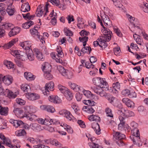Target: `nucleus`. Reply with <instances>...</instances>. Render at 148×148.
<instances>
[{
    "label": "nucleus",
    "mask_w": 148,
    "mask_h": 148,
    "mask_svg": "<svg viewBox=\"0 0 148 148\" xmlns=\"http://www.w3.org/2000/svg\"><path fill=\"white\" fill-rule=\"evenodd\" d=\"M27 112V114H25V117L28 120L30 121H34L36 116L35 115L32 114L30 112L34 113L36 112L37 108L33 106H27L25 108Z\"/></svg>",
    "instance_id": "f257e3e1"
},
{
    "label": "nucleus",
    "mask_w": 148,
    "mask_h": 148,
    "mask_svg": "<svg viewBox=\"0 0 148 148\" xmlns=\"http://www.w3.org/2000/svg\"><path fill=\"white\" fill-rule=\"evenodd\" d=\"M0 94L6 95L10 99L14 98L19 94V92L17 90H15L14 92L7 89L4 91L2 86L0 85Z\"/></svg>",
    "instance_id": "f03ea898"
},
{
    "label": "nucleus",
    "mask_w": 148,
    "mask_h": 148,
    "mask_svg": "<svg viewBox=\"0 0 148 148\" xmlns=\"http://www.w3.org/2000/svg\"><path fill=\"white\" fill-rule=\"evenodd\" d=\"M57 69L62 75L69 79H71L73 77V73L60 65L57 66Z\"/></svg>",
    "instance_id": "7ed1b4c3"
},
{
    "label": "nucleus",
    "mask_w": 148,
    "mask_h": 148,
    "mask_svg": "<svg viewBox=\"0 0 148 148\" xmlns=\"http://www.w3.org/2000/svg\"><path fill=\"white\" fill-rule=\"evenodd\" d=\"M93 84L97 86H102L107 88L108 86V84L106 81L105 78L100 77L94 78L92 80Z\"/></svg>",
    "instance_id": "20e7f679"
},
{
    "label": "nucleus",
    "mask_w": 148,
    "mask_h": 148,
    "mask_svg": "<svg viewBox=\"0 0 148 148\" xmlns=\"http://www.w3.org/2000/svg\"><path fill=\"white\" fill-rule=\"evenodd\" d=\"M103 27L104 29L102 31L103 36L100 37L103 38H104L103 40L106 42H108L110 40L112 33L109 28H106L104 26Z\"/></svg>",
    "instance_id": "39448f33"
},
{
    "label": "nucleus",
    "mask_w": 148,
    "mask_h": 148,
    "mask_svg": "<svg viewBox=\"0 0 148 148\" xmlns=\"http://www.w3.org/2000/svg\"><path fill=\"white\" fill-rule=\"evenodd\" d=\"M36 28L35 27H34L33 28L30 30V32L31 35L35 38L39 39L42 43H45V41L43 40V38L42 36L40 35L39 33Z\"/></svg>",
    "instance_id": "423d86ee"
},
{
    "label": "nucleus",
    "mask_w": 148,
    "mask_h": 148,
    "mask_svg": "<svg viewBox=\"0 0 148 148\" xmlns=\"http://www.w3.org/2000/svg\"><path fill=\"white\" fill-rule=\"evenodd\" d=\"M49 6V4L48 3V2L46 3L44 10V12H45L44 14V17L45 16L47 13L49 12L48 7ZM44 11L43 10L41 9L40 8H37L36 14L37 16L40 17L44 14Z\"/></svg>",
    "instance_id": "0eeeda50"
},
{
    "label": "nucleus",
    "mask_w": 148,
    "mask_h": 148,
    "mask_svg": "<svg viewBox=\"0 0 148 148\" xmlns=\"http://www.w3.org/2000/svg\"><path fill=\"white\" fill-rule=\"evenodd\" d=\"M108 15L110 16L107 12L104 11V14L101 17L105 25L107 27H110L112 26V24L111 21L110 20Z\"/></svg>",
    "instance_id": "6e6552de"
},
{
    "label": "nucleus",
    "mask_w": 148,
    "mask_h": 148,
    "mask_svg": "<svg viewBox=\"0 0 148 148\" xmlns=\"http://www.w3.org/2000/svg\"><path fill=\"white\" fill-rule=\"evenodd\" d=\"M121 109L118 110V112L120 114L126 117L134 116L135 115L134 113L132 111L123 108H121Z\"/></svg>",
    "instance_id": "1a4fd4ad"
},
{
    "label": "nucleus",
    "mask_w": 148,
    "mask_h": 148,
    "mask_svg": "<svg viewBox=\"0 0 148 148\" xmlns=\"http://www.w3.org/2000/svg\"><path fill=\"white\" fill-rule=\"evenodd\" d=\"M134 26V27L136 29V28L139 29L141 31V33L140 34L142 36H143V38L146 39L147 40L148 39V36L147 34L145 33L144 30H142L140 29V27L138 26L139 25V23L138 19H136L135 21V22L132 23Z\"/></svg>",
    "instance_id": "9d476101"
},
{
    "label": "nucleus",
    "mask_w": 148,
    "mask_h": 148,
    "mask_svg": "<svg viewBox=\"0 0 148 148\" xmlns=\"http://www.w3.org/2000/svg\"><path fill=\"white\" fill-rule=\"evenodd\" d=\"M68 85L70 88L75 92H82L83 88L76 84L69 82L68 83Z\"/></svg>",
    "instance_id": "9b49d317"
},
{
    "label": "nucleus",
    "mask_w": 148,
    "mask_h": 148,
    "mask_svg": "<svg viewBox=\"0 0 148 148\" xmlns=\"http://www.w3.org/2000/svg\"><path fill=\"white\" fill-rule=\"evenodd\" d=\"M103 87H105L94 86L92 88V89L95 93L99 95L101 97H103L105 96V92L103 89Z\"/></svg>",
    "instance_id": "f8f14e48"
},
{
    "label": "nucleus",
    "mask_w": 148,
    "mask_h": 148,
    "mask_svg": "<svg viewBox=\"0 0 148 148\" xmlns=\"http://www.w3.org/2000/svg\"><path fill=\"white\" fill-rule=\"evenodd\" d=\"M40 108L41 110L51 113H53L56 111L54 108L52 106L49 105H42L40 106Z\"/></svg>",
    "instance_id": "ddd939ff"
},
{
    "label": "nucleus",
    "mask_w": 148,
    "mask_h": 148,
    "mask_svg": "<svg viewBox=\"0 0 148 148\" xmlns=\"http://www.w3.org/2000/svg\"><path fill=\"white\" fill-rule=\"evenodd\" d=\"M104 38H101L100 37V38H98L97 41L94 42L93 45L95 47H96L99 45L101 47H102L103 46H107L108 44L105 41L103 40Z\"/></svg>",
    "instance_id": "4468645a"
},
{
    "label": "nucleus",
    "mask_w": 148,
    "mask_h": 148,
    "mask_svg": "<svg viewBox=\"0 0 148 148\" xmlns=\"http://www.w3.org/2000/svg\"><path fill=\"white\" fill-rule=\"evenodd\" d=\"M20 45L25 51L32 49L31 47L32 44L30 41H25L20 42Z\"/></svg>",
    "instance_id": "2eb2a0df"
},
{
    "label": "nucleus",
    "mask_w": 148,
    "mask_h": 148,
    "mask_svg": "<svg viewBox=\"0 0 148 148\" xmlns=\"http://www.w3.org/2000/svg\"><path fill=\"white\" fill-rule=\"evenodd\" d=\"M54 84L53 82H50L46 84L45 86V91L43 92L45 95H47V92H49L50 91L53 90Z\"/></svg>",
    "instance_id": "dca6fc26"
},
{
    "label": "nucleus",
    "mask_w": 148,
    "mask_h": 148,
    "mask_svg": "<svg viewBox=\"0 0 148 148\" xmlns=\"http://www.w3.org/2000/svg\"><path fill=\"white\" fill-rule=\"evenodd\" d=\"M26 97L29 100L34 101L40 98V96L35 93H28L26 95Z\"/></svg>",
    "instance_id": "f3484780"
},
{
    "label": "nucleus",
    "mask_w": 148,
    "mask_h": 148,
    "mask_svg": "<svg viewBox=\"0 0 148 148\" xmlns=\"http://www.w3.org/2000/svg\"><path fill=\"white\" fill-rule=\"evenodd\" d=\"M130 138L134 144H136L139 147L142 145V143L140 141V136H131Z\"/></svg>",
    "instance_id": "a211bd4d"
},
{
    "label": "nucleus",
    "mask_w": 148,
    "mask_h": 148,
    "mask_svg": "<svg viewBox=\"0 0 148 148\" xmlns=\"http://www.w3.org/2000/svg\"><path fill=\"white\" fill-rule=\"evenodd\" d=\"M9 121L15 127H17L18 126L20 127H22V126L23 125V123L21 121L10 119Z\"/></svg>",
    "instance_id": "6ab92c4d"
},
{
    "label": "nucleus",
    "mask_w": 148,
    "mask_h": 148,
    "mask_svg": "<svg viewBox=\"0 0 148 148\" xmlns=\"http://www.w3.org/2000/svg\"><path fill=\"white\" fill-rule=\"evenodd\" d=\"M110 102L114 106L119 108L120 109L122 108V105L119 103L117 99L114 97H112L110 99Z\"/></svg>",
    "instance_id": "aec40b11"
},
{
    "label": "nucleus",
    "mask_w": 148,
    "mask_h": 148,
    "mask_svg": "<svg viewBox=\"0 0 148 148\" xmlns=\"http://www.w3.org/2000/svg\"><path fill=\"white\" fill-rule=\"evenodd\" d=\"M12 77L10 75H6L3 76V82L6 85H9L13 81Z\"/></svg>",
    "instance_id": "412c9836"
},
{
    "label": "nucleus",
    "mask_w": 148,
    "mask_h": 148,
    "mask_svg": "<svg viewBox=\"0 0 148 148\" xmlns=\"http://www.w3.org/2000/svg\"><path fill=\"white\" fill-rule=\"evenodd\" d=\"M34 53L36 55V57L39 60L43 61L44 60V57L42 55V53L39 51L37 48L33 49Z\"/></svg>",
    "instance_id": "4be33fe9"
},
{
    "label": "nucleus",
    "mask_w": 148,
    "mask_h": 148,
    "mask_svg": "<svg viewBox=\"0 0 148 148\" xmlns=\"http://www.w3.org/2000/svg\"><path fill=\"white\" fill-rule=\"evenodd\" d=\"M122 101L128 107L134 108V103L128 98H123L122 100Z\"/></svg>",
    "instance_id": "5701e85b"
},
{
    "label": "nucleus",
    "mask_w": 148,
    "mask_h": 148,
    "mask_svg": "<svg viewBox=\"0 0 148 148\" xmlns=\"http://www.w3.org/2000/svg\"><path fill=\"white\" fill-rule=\"evenodd\" d=\"M113 139L114 140H122L125 138V136L119 132H114L113 133Z\"/></svg>",
    "instance_id": "b1692460"
},
{
    "label": "nucleus",
    "mask_w": 148,
    "mask_h": 148,
    "mask_svg": "<svg viewBox=\"0 0 148 148\" xmlns=\"http://www.w3.org/2000/svg\"><path fill=\"white\" fill-rule=\"evenodd\" d=\"M49 101L56 103H59L61 102V100L58 96L55 95H51L48 98Z\"/></svg>",
    "instance_id": "393cba45"
},
{
    "label": "nucleus",
    "mask_w": 148,
    "mask_h": 148,
    "mask_svg": "<svg viewBox=\"0 0 148 148\" xmlns=\"http://www.w3.org/2000/svg\"><path fill=\"white\" fill-rule=\"evenodd\" d=\"M6 11L8 14L10 16L13 15L15 11V9L14 6L12 4H10L8 5L5 11Z\"/></svg>",
    "instance_id": "a878e982"
},
{
    "label": "nucleus",
    "mask_w": 148,
    "mask_h": 148,
    "mask_svg": "<svg viewBox=\"0 0 148 148\" xmlns=\"http://www.w3.org/2000/svg\"><path fill=\"white\" fill-rule=\"evenodd\" d=\"M17 41V39H13L8 43L5 44L3 46H0V47H3L4 49H9L14 45Z\"/></svg>",
    "instance_id": "bb28decb"
},
{
    "label": "nucleus",
    "mask_w": 148,
    "mask_h": 148,
    "mask_svg": "<svg viewBox=\"0 0 148 148\" xmlns=\"http://www.w3.org/2000/svg\"><path fill=\"white\" fill-rule=\"evenodd\" d=\"M42 70L44 73L51 71V66L48 62H45L42 65Z\"/></svg>",
    "instance_id": "cd10ccee"
},
{
    "label": "nucleus",
    "mask_w": 148,
    "mask_h": 148,
    "mask_svg": "<svg viewBox=\"0 0 148 148\" xmlns=\"http://www.w3.org/2000/svg\"><path fill=\"white\" fill-rule=\"evenodd\" d=\"M11 29V30L9 33V36L10 37L18 34L21 30L20 28L18 27H13Z\"/></svg>",
    "instance_id": "c85d7f7f"
},
{
    "label": "nucleus",
    "mask_w": 148,
    "mask_h": 148,
    "mask_svg": "<svg viewBox=\"0 0 148 148\" xmlns=\"http://www.w3.org/2000/svg\"><path fill=\"white\" fill-rule=\"evenodd\" d=\"M65 116L69 120L74 121L75 120V118L72 115L71 112L67 110H64L63 111Z\"/></svg>",
    "instance_id": "c756f323"
},
{
    "label": "nucleus",
    "mask_w": 148,
    "mask_h": 148,
    "mask_svg": "<svg viewBox=\"0 0 148 148\" xmlns=\"http://www.w3.org/2000/svg\"><path fill=\"white\" fill-rule=\"evenodd\" d=\"M24 76L26 79L29 81L33 80L36 78L35 76L29 72H25L24 74Z\"/></svg>",
    "instance_id": "7c9ffc66"
},
{
    "label": "nucleus",
    "mask_w": 148,
    "mask_h": 148,
    "mask_svg": "<svg viewBox=\"0 0 148 148\" xmlns=\"http://www.w3.org/2000/svg\"><path fill=\"white\" fill-rule=\"evenodd\" d=\"M120 84L119 82H116L113 83L112 84V87L114 90L113 93L114 94L117 95L119 93L118 90H119L120 88Z\"/></svg>",
    "instance_id": "2f4dec72"
},
{
    "label": "nucleus",
    "mask_w": 148,
    "mask_h": 148,
    "mask_svg": "<svg viewBox=\"0 0 148 148\" xmlns=\"http://www.w3.org/2000/svg\"><path fill=\"white\" fill-rule=\"evenodd\" d=\"M13 112L18 117H19L20 118H23L25 117V114L24 116H21V114L23 113V110L20 108H15L13 110Z\"/></svg>",
    "instance_id": "473e14b6"
},
{
    "label": "nucleus",
    "mask_w": 148,
    "mask_h": 148,
    "mask_svg": "<svg viewBox=\"0 0 148 148\" xmlns=\"http://www.w3.org/2000/svg\"><path fill=\"white\" fill-rule=\"evenodd\" d=\"M25 52L28 59L30 61H32L34 60V55L32 49L25 51Z\"/></svg>",
    "instance_id": "72a5a7b5"
},
{
    "label": "nucleus",
    "mask_w": 148,
    "mask_h": 148,
    "mask_svg": "<svg viewBox=\"0 0 148 148\" xmlns=\"http://www.w3.org/2000/svg\"><path fill=\"white\" fill-rule=\"evenodd\" d=\"M31 127L36 131H40L43 130V127L37 123H34L30 125Z\"/></svg>",
    "instance_id": "f704fd0d"
},
{
    "label": "nucleus",
    "mask_w": 148,
    "mask_h": 148,
    "mask_svg": "<svg viewBox=\"0 0 148 148\" xmlns=\"http://www.w3.org/2000/svg\"><path fill=\"white\" fill-rule=\"evenodd\" d=\"M30 10V6L28 3L23 4L21 8V11L23 12H28Z\"/></svg>",
    "instance_id": "c9c22d12"
},
{
    "label": "nucleus",
    "mask_w": 148,
    "mask_h": 148,
    "mask_svg": "<svg viewBox=\"0 0 148 148\" xmlns=\"http://www.w3.org/2000/svg\"><path fill=\"white\" fill-rule=\"evenodd\" d=\"M92 127L97 134H100L101 130L99 125L97 123H93L92 124Z\"/></svg>",
    "instance_id": "e433bc0d"
},
{
    "label": "nucleus",
    "mask_w": 148,
    "mask_h": 148,
    "mask_svg": "<svg viewBox=\"0 0 148 148\" xmlns=\"http://www.w3.org/2000/svg\"><path fill=\"white\" fill-rule=\"evenodd\" d=\"M49 120V118H45V119L40 118L38 119L37 121L39 123L46 125H49V123H48V122Z\"/></svg>",
    "instance_id": "4c0bfd02"
},
{
    "label": "nucleus",
    "mask_w": 148,
    "mask_h": 148,
    "mask_svg": "<svg viewBox=\"0 0 148 148\" xmlns=\"http://www.w3.org/2000/svg\"><path fill=\"white\" fill-rule=\"evenodd\" d=\"M91 106H84L83 108V110L88 113H92L95 112V110Z\"/></svg>",
    "instance_id": "58836bf2"
},
{
    "label": "nucleus",
    "mask_w": 148,
    "mask_h": 148,
    "mask_svg": "<svg viewBox=\"0 0 148 148\" xmlns=\"http://www.w3.org/2000/svg\"><path fill=\"white\" fill-rule=\"evenodd\" d=\"M60 125L63 127L69 133L72 134L73 133V130L69 125L64 123H61Z\"/></svg>",
    "instance_id": "ea45409f"
},
{
    "label": "nucleus",
    "mask_w": 148,
    "mask_h": 148,
    "mask_svg": "<svg viewBox=\"0 0 148 148\" xmlns=\"http://www.w3.org/2000/svg\"><path fill=\"white\" fill-rule=\"evenodd\" d=\"M51 56L53 59L56 60L57 62L60 63H62V61L61 59L58 57L57 54H56L54 52H53L51 53Z\"/></svg>",
    "instance_id": "a19ab883"
},
{
    "label": "nucleus",
    "mask_w": 148,
    "mask_h": 148,
    "mask_svg": "<svg viewBox=\"0 0 148 148\" xmlns=\"http://www.w3.org/2000/svg\"><path fill=\"white\" fill-rule=\"evenodd\" d=\"M105 112L107 116L111 118H113V114L111 109L109 107H107L105 109Z\"/></svg>",
    "instance_id": "79ce46f5"
},
{
    "label": "nucleus",
    "mask_w": 148,
    "mask_h": 148,
    "mask_svg": "<svg viewBox=\"0 0 148 148\" xmlns=\"http://www.w3.org/2000/svg\"><path fill=\"white\" fill-rule=\"evenodd\" d=\"M1 26V28L7 29H11L14 27L13 25L10 23H4Z\"/></svg>",
    "instance_id": "37998d69"
},
{
    "label": "nucleus",
    "mask_w": 148,
    "mask_h": 148,
    "mask_svg": "<svg viewBox=\"0 0 148 148\" xmlns=\"http://www.w3.org/2000/svg\"><path fill=\"white\" fill-rule=\"evenodd\" d=\"M88 118L89 120L91 121H99L100 120V118L99 116L94 115L88 116Z\"/></svg>",
    "instance_id": "c03bdc74"
},
{
    "label": "nucleus",
    "mask_w": 148,
    "mask_h": 148,
    "mask_svg": "<svg viewBox=\"0 0 148 148\" xmlns=\"http://www.w3.org/2000/svg\"><path fill=\"white\" fill-rule=\"evenodd\" d=\"M6 5L3 3H0V13L2 15H5L6 14L5 11Z\"/></svg>",
    "instance_id": "a18cd8bd"
},
{
    "label": "nucleus",
    "mask_w": 148,
    "mask_h": 148,
    "mask_svg": "<svg viewBox=\"0 0 148 148\" xmlns=\"http://www.w3.org/2000/svg\"><path fill=\"white\" fill-rule=\"evenodd\" d=\"M82 91L83 94L88 98L91 99L93 97V94L89 90H86L83 89Z\"/></svg>",
    "instance_id": "49530a36"
},
{
    "label": "nucleus",
    "mask_w": 148,
    "mask_h": 148,
    "mask_svg": "<svg viewBox=\"0 0 148 148\" xmlns=\"http://www.w3.org/2000/svg\"><path fill=\"white\" fill-rule=\"evenodd\" d=\"M34 25V22L31 21H27L23 24L22 27L25 29L29 28L31 26Z\"/></svg>",
    "instance_id": "de8ad7c7"
},
{
    "label": "nucleus",
    "mask_w": 148,
    "mask_h": 148,
    "mask_svg": "<svg viewBox=\"0 0 148 148\" xmlns=\"http://www.w3.org/2000/svg\"><path fill=\"white\" fill-rule=\"evenodd\" d=\"M77 20L78 21L77 26L79 29L83 28V25L84 24L83 19L81 18L78 17L77 18Z\"/></svg>",
    "instance_id": "09e8293b"
},
{
    "label": "nucleus",
    "mask_w": 148,
    "mask_h": 148,
    "mask_svg": "<svg viewBox=\"0 0 148 148\" xmlns=\"http://www.w3.org/2000/svg\"><path fill=\"white\" fill-rule=\"evenodd\" d=\"M8 108L7 107H2L0 106V114L2 115H6L7 114Z\"/></svg>",
    "instance_id": "8fccbe9b"
},
{
    "label": "nucleus",
    "mask_w": 148,
    "mask_h": 148,
    "mask_svg": "<svg viewBox=\"0 0 148 148\" xmlns=\"http://www.w3.org/2000/svg\"><path fill=\"white\" fill-rule=\"evenodd\" d=\"M0 138L2 140L3 143L5 144L6 145L7 143L10 142V140L8 138H6L3 134H0Z\"/></svg>",
    "instance_id": "3c124183"
},
{
    "label": "nucleus",
    "mask_w": 148,
    "mask_h": 148,
    "mask_svg": "<svg viewBox=\"0 0 148 148\" xmlns=\"http://www.w3.org/2000/svg\"><path fill=\"white\" fill-rule=\"evenodd\" d=\"M64 95L66 97L67 99L70 101L72 99L73 95L71 92L69 91V90H68L64 94Z\"/></svg>",
    "instance_id": "603ef678"
},
{
    "label": "nucleus",
    "mask_w": 148,
    "mask_h": 148,
    "mask_svg": "<svg viewBox=\"0 0 148 148\" xmlns=\"http://www.w3.org/2000/svg\"><path fill=\"white\" fill-rule=\"evenodd\" d=\"M83 102L85 105L90 106H94L95 105V102L93 101H91L90 100H84L83 101Z\"/></svg>",
    "instance_id": "864d4df0"
},
{
    "label": "nucleus",
    "mask_w": 148,
    "mask_h": 148,
    "mask_svg": "<svg viewBox=\"0 0 148 148\" xmlns=\"http://www.w3.org/2000/svg\"><path fill=\"white\" fill-rule=\"evenodd\" d=\"M15 134L16 136H24L26 134V132L24 129H22L16 131Z\"/></svg>",
    "instance_id": "5fc2aeb1"
},
{
    "label": "nucleus",
    "mask_w": 148,
    "mask_h": 148,
    "mask_svg": "<svg viewBox=\"0 0 148 148\" xmlns=\"http://www.w3.org/2000/svg\"><path fill=\"white\" fill-rule=\"evenodd\" d=\"M88 37L86 36H81V37H80L79 38V40L80 41L83 43V46H85L86 45V42L88 41Z\"/></svg>",
    "instance_id": "6e6d98bb"
},
{
    "label": "nucleus",
    "mask_w": 148,
    "mask_h": 148,
    "mask_svg": "<svg viewBox=\"0 0 148 148\" xmlns=\"http://www.w3.org/2000/svg\"><path fill=\"white\" fill-rule=\"evenodd\" d=\"M4 64L8 69H11L14 67L13 64L10 61H5L4 62Z\"/></svg>",
    "instance_id": "4d7b16f0"
},
{
    "label": "nucleus",
    "mask_w": 148,
    "mask_h": 148,
    "mask_svg": "<svg viewBox=\"0 0 148 148\" xmlns=\"http://www.w3.org/2000/svg\"><path fill=\"white\" fill-rule=\"evenodd\" d=\"M84 47L83 48L81 49V52L83 53H88L90 54L91 50V48L88 47Z\"/></svg>",
    "instance_id": "13d9d810"
},
{
    "label": "nucleus",
    "mask_w": 148,
    "mask_h": 148,
    "mask_svg": "<svg viewBox=\"0 0 148 148\" xmlns=\"http://www.w3.org/2000/svg\"><path fill=\"white\" fill-rule=\"evenodd\" d=\"M138 112L140 114H145V113L147 112L146 110L144 108V107L143 106H140L138 108Z\"/></svg>",
    "instance_id": "bf43d9fd"
},
{
    "label": "nucleus",
    "mask_w": 148,
    "mask_h": 148,
    "mask_svg": "<svg viewBox=\"0 0 148 148\" xmlns=\"http://www.w3.org/2000/svg\"><path fill=\"white\" fill-rule=\"evenodd\" d=\"M21 89L24 92H28L30 89V86L27 84H23L21 86Z\"/></svg>",
    "instance_id": "052dcab7"
},
{
    "label": "nucleus",
    "mask_w": 148,
    "mask_h": 148,
    "mask_svg": "<svg viewBox=\"0 0 148 148\" xmlns=\"http://www.w3.org/2000/svg\"><path fill=\"white\" fill-rule=\"evenodd\" d=\"M58 88L61 92L64 94L68 90L67 88L61 85H59L58 86Z\"/></svg>",
    "instance_id": "680f3d73"
},
{
    "label": "nucleus",
    "mask_w": 148,
    "mask_h": 148,
    "mask_svg": "<svg viewBox=\"0 0 148 148\" xmlns=\"http://www.w3.org/2000/svg\"><path fill=\"white\" fill-rule=\"evenodd\" d=\"M88 144L89 146L92 148H103L101 146H99L98 144L94 143H89Z\"/></svg>",
    "instance_id": "e2e57ef3"
},
{
    "label": "nucleus",
    "mask_w": 148,
    "mask_h": 148,
    "mask_svg": "<svg viewBox=\"0 0 148 148\" xmlns=\"http://www.w3.org/2000/svg\"><path fill=\"white\" fill-rule=\"evenodd\" d=\"M131 132L132 134V136H140V132L138 129H136L134 130H131Z\"/></svg>",
    "instance_id": "0e129e2a"
},
{
    "label": "nucleus",
    "mask_w": 148,
    "mask_h": 148,
    "mask_svg": "<svg viewBox=\"0 0 148 148\" xmlns=\"http://www.w3.org/2000/svg\"><path fill=\"white\" fill-rule=\"evenodd\" d=\"M148 4L146 2H143L142 7V9L145 12H147L148 11Z\"/></svg>",
    "instance_id": "69168bd1"
},
{
    "label": "nucleus",
    "mask_w": 148,
    "mask_h": 148,
    "mask_svg": "<svg viewBox=\"0 0 148 148\" xmlns=\"http://www.w3.org/2000/svg\"><path fill=\"white\" fill-rule=\"evenodd\" d=\"M137 95L135 91L132 89L130 90V93H129L128 97L131 98H136Z\"/></svg>",
    "instance_id": "338daca9"
},
{
    "label": "nucleus",
    "mask_w": 148,
    "mask_h": 148,
    "mask_svg": "<svg viewBox=\"0 0 148 148\" xmlns=\"http://www.w3.org/2000/svg\"><path fill=\"white\" fill-rule=\"evenodd\" d=\"M130 90L126 89L122 90L121 92L122 95L124 96L128 97L129 93H130Z\"/></svg>",
    "instance_id": "774afa93"
}]
</instances>
